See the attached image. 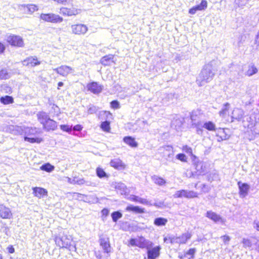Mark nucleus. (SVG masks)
Returning a JSON list of instances; mask_svg holds the SVG:
<instances>
[{
  "label": "nucleus",
  "mask_w": 259,
  "mask_h": 259,
  "mask_svg": "<svg viewBox=\"0 0 259 259\" xmlns=\"http://www.w3.org/2000/svg\"><path fill=\"white\" fill-rule=\"evenodd\" d=\"M217 69L214 61L205 65L196 79L199 87H202L212 80Z\"/></svg>",
  "instance_id": "f257e3e1"
},
{
  "label": "nucleus",
  "mask_w": 259,
  "mask_h": 259,
  "mask_svg": "<svg viewBox=\"0 0 259 259\" xmlns=\"http://www.w3.org/2000/svg\"><path fill=\"white\" fill-rule=\"evenodd\" d=\"M38 10V6L32 4L18 5V11L24 14L32 15Z\"/></svg>",
  "instance_id": "f03ea898"
},
{
  "label": "nucleus",
  "mask_w": 259,
  "mask_h": 259,
  "mask_svg": "<svg viewBox=\"0 0 259 259\" xmlns=\"http://www.w3.org/2000/svg\"><path fill=\"white\" fill-rule=\"evenodd\" d=\"M40 18L46 22L53 23H61L63 20L62 17L53 13L41 14Z\"/></svg>",
  "instance_id": "7ed1b4c3"
},
{
  "label": "nucleus",
  "mask_w": 259,
  "mask_h": 259,
  "mask_svg": "<svg viewBox=\"0 0 259 259\" xmlns=\"http://www.w3.org/2000/svg\"><path fill=\"white\" fill-rule=\"evenodd\" d=\"M55 242L59 246L71 250V240L67 235L61 236L59 234L58 236L55 238Z\"/></svg>",
  "instance_id": "20e7f679"
},
{
  "label": "nucleus",
  "mask_w": 259,
  "mask_h": 259,
  "mask_svg": "<svg viewBox=\"0 0 259 259\" xmlns=\"http://www.w3.org/2000/svg\"><path fill=\"white\" fill-rule=\"evenodd\" d=\"M6 40L7 42L12 46L17 47H22L24 46L23 39L20 36L10 35L7 36Z\"/></svg>",
  "instance_id": "39448f33"
},
{
  "label": "nucleus",
  "mask_w": 259,
  "mask_h": 259,
  "mask_svg": "<svg viewBox=\"0 0 259 259\" xmlns=\"http://www.w3.org/2000/svg\"><path fill=\"white\" fill-rule=\"evenodd\" d=\"M99 242L104 252L109 253L111 252L112 248L108 237H105L103 235L100 236Z\"/></svg>",
  "instance_id": "423d86ee"
},
{
  "label": "nucleus",
  "mask_w": 259,
  "mask_h": 259,
  "mask_svg": "<svg viewBox=\"0 0 259 259\" xmlns=\"http://www.w3.org/2000/svg\"><path fill=\"white\" fill-rule=\"evenodd\" d=\"M71 28L72 33L76 35H84L88 30L87 26L83 24H73Z\"/></svg>",
  "instance_id": "0eeeda50"
},
{
  "label": "nucleus",
  "mask_w": 259,
  "mask_h": 259,
  "mask_svg": "<svg viewBox=\"0 0 259 259\" xmlns=\"http://www.w3.org/2000/svg\"><path fill=\"white\" fill-rule=\"evenodd\" d=\"M244 115V111L239 108H234L232 110L231 117L232 118L231 122H234L235 120L240 121L243 119Z\"/></svg>",
  "instance_id": "6e6552de"
},
{
  "label": "nucleus",
  "mask_w": 259,
  "mask_h": 259,
  "mask_svg": "<svg viewBox=\"0 0 259 259\" xmlns=\"http://www.w3.org/2000/svg\"><path fill=\"white\" fill-rule=\"evenodd\" d=\"M191 234L187 232L183 234L182 235L178 237H172L170 239L171 243H177L179 244H185L188 240L190 239L191 237Z\"/></svg>",
  "instance_id": "1a4fd4ad"
},
{
  "label": "nucleus",
  "mask_w": 259,
  "mask_h": 259,
  "mask_svg": "<svg viewBox=\"0 0 259 259\" xmlns=\"http://www.w3.org/2000/svg\"><path fill=\"white\" fill-rule=\"evenodd\" d=\"M205 216L215 223H221L222 224H224L225 222V220L224 219L215 212L211 210L207 211L206 213Z\"/></svg>",
  "instance_id": "9d476101"
},
{
  "label": "nucleus",
  "mask_w": 259,
  "mask_h": 259,
  "mask_svg": "<svg viewBox=\"0 0 259 259\" xmlns=\"http://www.w3.org/2000/svg\"><path fill=\"white\" fill-rule=\"evenodd\" d=\"M54 70L56 71L58 74L63 76H66L74 71L73 68L67 65H62Z\"/></svg>",
  "instance_id": "9b49d317"
},
{
  "label": "nucleus",
  "mask_w": 259,
  "mask_h": 259,
  "mask_svg": "<svg viewBox=\"0 0 259 259\" xmlns=\"http://www.w3.org/2000/svg\"><path fill=\"white\" fill-rule=\"evenodd\" d=\"M13 214L10 209L3 204H0V217L4 219L12 218Z\"/></svg>",
  "instance_id": "f8f14e48"
},
{
  "label": "nucleus",
  "mask_w": 259,
  "mask_h": 259,
  "mask_svg": "<svg viewBox=\"0 0 259 259\" xmlns=\"http://www.w3.org/2000/svg\"><path fill=\"white\" fill-rule=\"evenodd\" d=\"M153 243L148 240H146L143 237H139L137 239V246L141 248H146L149 249L152 246Z\"/></svg>",
  "instance_id": "ddd939ff"
},
{
  "label": "nucleus",
  "mask_w": 259,
  "mask_h": 259,
  "mask_svg": "<svg viewBox=\"0 0 259 259\" xmlns=\"http://www.w3.org/2000/svg\"><path fill=\"white\" fill-rule=\"evenodd\" d=\"M89 91L94 94H98L101 93L103 89V87L96 82H93L87 85Z\"/></svg>",
  "instance_id": "4468645a"
},
{
  "label": "nucleus",
  "mask_w": 259,
  "mask_h": 259,
  "mask_svg": "<svg viewBox=\"0 0 259 259\" xmlns=\"http://www.w3.org/2000/svg\"><path fill=\"white\" fill-rule=\"evenodd\" d=\"M238 186L239 189V195L242 198L246 197L248 195V192L250 187L246 183H242L241 182H238Z\"/></svg>",
  "instance_id": "2eb2a0df"
},
{
  "label": "nucleus",
  "mask_w": 259,
  "mask_h": 259,
  "mask_svg": "<svg viewBox=\"0 0 259 259\" xmlns=\"http://www.w3.org/2000/svg\"><path fill=\"white\" fill-rule=\"evenodd\" d=\"M161 247L159 246H157L152 249L149 248L148 250V259H155L160 254V250Z\"/></svg>",
  "instance_id": "dca6fc26"
},
{
  "label": "nucleus",
  "mask_w": 259,
  "mask_h": 259,
  "mask_svg": "<svg viewBox=\"0 0 259 259\" xmlns=\"http://www.w3.org/2000/svg\"><path fill=\"white\" fill-rule=\"evenodd\" d=\"M207 7V2L206 0H202L201 3L195 7H193L189 10V13L195 14L197 11H202L205 10Z\"/></svg>",
  "instance_id": "f3484780"
},
{
  "label": "nucleus",
  "mask_w": 259,
  "mask_h": 259,
  "mask_svg": "<svg viewBox=\"0 0 259 259\" xmlns=\"http://www.w3.org/2000/svg\"><path fill=\"white\" fill-rule=\"evenodd\" d=\"M33 194L34 196L41 198L48 195V191L46 189L41 187H33L32 188Z\"/></svg>",
  "instance_id": "a211bd4d"
},
{
  "label": "nucleus",
  "mask_w": 259,
  "mask_h": 259,
  "mask_svg": "<svg viewBox=\"0 0 259 259\" xmlns=\"http://www.w3.org/2000/svg\"><path fill=\"white\" fill-rule=\"evenodd\" d=\"M110 164L111 166L117 169H124L125 168V164L119 158L111 160Z\"/></svg>",
  "instance_id": "6ab92c4d"
},
{
  "label": "nucleus",
  "mask_w": 259,
  "mask_h": 259,
  "mask_svg": "<svg viewBox=\"0 0 259 259\" xmlns=\"http://www.w3.org/2000/svg\"><path fill=\"white\" fill-rule=\"evenodd\" d=\"M42 126L43 128L47 131H54L57 127V124L55 121L50 118Z\"/></svg>",
  "instance_id": "aec40b11"
},
{
  "label": "nucleus",
  "mask_w": 259,
  "mask_h": 259,
  "mask_svg": "<svg viewBox=\"0 0 259 259\" xmlns=\"http://www.w3.org/2000/svg\"><path fill=\"white\" fill-rule=\"evenodd\" d=\"M40 62L37 60L36 57H29L23 61L24 65L29 67H34L40 64Z\"/></svg>",
  "instance_id": "412c9836"
},
{
  "label": "nucleus",
  "mask_w": 259,
  "mask_h": 259,
  "mask_svg": "<svg viewBox=\"0 0 259 259\" xmlns=\"http://www.w3.org/2000/svg\"><path fill=\"white\" fill-rule=\"evenodd\" d=\"M37 119L42 124H44L50 118L49 115L45 112H39L37 114Z\"/></svg>",
  "instance_id": "4be33fe9"
},
{
  "label": "nucleus",
  "mask_w": 259,
  "mask_h": 259,
  "mask_svg": "<svg viewBox=\"0 0 259 259\" xmlns=\"http://www.w3.org/2000/svg\"><path fill=\"white\" fill-rule=\"evenodd\" d=\"M123 141L125 142L127 145L130 146V147L132 148H136L138 147V143L135 141V138L130 137H125L123 138Z\"/></svg>",
  "instance_id": "5701e85b"
},
{
  "label": "nucleus",
  "mask_w": 259,
  "mask_h": 259,
  "mask_svg": "<svg viewBox=\"0 0 259 259\" xmlns=\"http://www.w3.org/2000/svg\"><path fill=\"white\" fill-rule=\"evenodd\" d=\"M217 136L219 138L218 141L227 140L229 138V136L226 133L225 129L220 128L217 134Z\"/></svg>",
  "instance_id": "b1692460"
},
{
  "label": "nucleus",
  "mask_w": 259,
  "mask_h": 259,
  "mask_svg": "<svg viewBox=\"0 0 259 259\" xmlns=\"http://www.w3.org/2000/svg\"><path fill=\"white\" fill-rule=\"evenodd\" d=\"M183 197L193 198L198 197V193L193 191L182 190Z\"/></svg>",
  "instance_id": "393cba45"
},
{
  "label": "nucleus",
  "mask_w": 259,
  "mask_h": 259,
  "mask_svg": "<svg viewBox=\"0 0 259 259\" xmlns=\"http://www.w3.org/2000/svg\"><path fill=\"white\" fill-rule=\"evenodd\" d=\"M75 184H78L79 185L85 184L87 186H94V187L96 186V184L95 183H92L89 181H86L83 178H78L75 177Z\"/></svg>",
  "instance_id": "a878e982"
},
{
  "label": "nucleus",
  "mask_w": 259,
  "mask_h": 259,
  "mask_svg": "<svg viewBox=\"0 0 259 259\" xmlns=\"http://www.w3.org/2000/svg\"><path fill=\"white\" fill-rule=\"evenodd\" d=\"M130 200L133 201L138 202L145 205H149L150 202L146 199L142 198L135 195H132L130 198Z\"/></svg>",
  "instance_id": "bb28decb"
},
{
  "label": "nucleus",
  "mask_w": 259,
  "mask_h": 259,
  "mask_svg": "<svg viewBox=\"0 0 259 259\" xmlns=\"http://www.w3.org/2000/svg\"><path fill=\"white\" fill-rule=\"evenodd\" d=\"M125 210L127 211H133L138 213H141L144 212V209L141 208L139 206H134L132 205L127 206Z\"/></svg>",
  "instance_id": "cd10ccee"
},
{
  "label": "nucleus",
  "mask_w": 259,
  "mask_h": 259,
  "mask_svg": "<svg viewBox=\"0 0 259 259\" xmlns=\"http://www.w3.org/2000/svg\"><path fill=\"white\" fill-rule=\"evenodd\" d=\"M257 71V69L254 65H251L248 66V69L245 73V75L247 76H251L256 74Z\"/></svg>",
  "instance_id": "c85d7f7f"
},
{
  "label": "nucleus",
  "mask_w": 259,
  "mask_h": 259,
  "mask_svg": "<svg viewBox=\"0 0 259 259\" xmlns=\"http://www.w3.org/2000/svg\"><path fill=\"white\" fill-rule=\"evenodd\" d=\"M203 127L209 131H215L216 130L215 124L210 121L205 122L203 125Z\"/></svg>",
  "instance_id": "c756f323"
},
{
  "label": "nucleus",
  "mask_w": 259,
  "mask_h": 259,
  "mask_svg": "<svg viewBox=\"0 0 259 259\" xmlns=\"http://www.w3.org/2000/svg\"><path fill=\"white\" fill-rule=\"evenodd\" d=\"M230 107V104L226 103L224 104L221 110L219 112V115L221 117L225 118L227 115Z\"/></svg>",
  "instance_id": "7c9ffc66"
},
{
  "label": "nucleus",
  "mask_w": 259,
  "mask_h": 259,
  "mask_svg": "<svg viewBox=\"0 0 259 259\" xmlns=\"http://www.w3.org/2000/svg\"><path fill=\"white\" fill-rule=\"evenodd\" d=\"M152 180L155 184L159 186L164 185L166 183L165 181L163 178L157 176H152Z\"/></svg>",
  "instance_id": "2f4dec72"
},
{
  "label": "nucleus",
  "mask_w": 259,
  "mask_h": 259,
  "mask_svg": "<svg viewBox=\"0 0 259 259\" xmlns=\"http://www.w3.org/2000/svg\"><path fill=\"white\" fill-rule=\"evenodd\" d=\"M167 220L163 218H157L155 219L154 224L157 226H165L167 223Z\"/></svg>",
  "instance_id": "473e14b6"
},
{
  "label": "nucleus",
  "mask_w": 259,
  "mask_h": 259,
  "mask_svg": "<svg viewBox=\"0 0 259 259\" xmlns=\"http://www.w3.org/2000/svg\"><path fill=\"white\" fill-rule=\"evenodd\" d=\"M195 168L199 174L203 173L205 171V167L201 161H198L195 163Z\"/></svg>",
  "instance_id": "72a5a7b5"
},
{
  "label": "nucleus",
  "mask_w": 259,
  "mask_h": 259,
  "mask_svg": "<svg viewBox=\"0 0 259 259\" xmlns=\"http://www.w3.org/2000/svg\"><path fill=\"white\" fill-rule=\"evenodd\" d=\"M1 102L5 105L12 104L14 102L13 98L11 96H6L0 98Z\"/></svg>",
  "instance_id": "f704fd0d"
},
{
  "label": "nucleus",
  "mask_w": 259,
  "mask_h": 259,
  "mask_svg": "<svg viewBox=\"0 0 259 259\" xmlns=\"http://www.w3.org/2000/svg\"><path fill=\"white\" fill-rule=\"evenodd\" d=\"M55 167L50 163H47L40 167V169L47 172H51L54 170Z\"/></svg>",
  "instance_id": "c9c22d12"
},
{
  "label": "nucleus",
  "mask_w": 259,
  "mask_h": 259,
  "mask_svg": "<svg viewBox=\"0 0 259 259\" xmlns=\"http://www.w3.org/2000/svg\"><path fill=\"white\" fill-rule=\"evenodd\" d=\"M96 174L97 176L100 178H108L107 174L105 172L103 169L100 167H97L96 168Z\"/></svg>",
  "instance_id": "e433bc0d"
},
{
  "label": "nucleus",
  "mask_w": 259,
  "mask_h": 259,
  "mask_svg": "<svg viewBox=\"0 0 259 259\" xmlns=\"http://www.w3.org/2000/svg\"><path fill=\"white\" fill-rule=\"evenodd\" d=\"M10 74L7 69H3L0 71V79H6L10 77Z\"/></svg>",
  "instance_id": "4c0bfd02"
},
{
  "label": "nucleus",
  "mask_w": 259,
  "mask_h": 259,
  "mask_svg": "<svg viewBox=\"0 0 259 259\" xmlns=\"http://www.w3.org/2000/svg\"><path fill=\"white\" fill-rule=\"evenodd\" d=\"M194 126V127L196 129V133L198 135H202L203 133V130L202 129L201 127H203V125L202 126L201 123L200 122H193V124Z\"/></svg>",
  "instance_id": "58836bf2"
},
{
  "label": "nucleus",
  "mask_w": 259,
  "mask_h": 259,
  "mask_svg": "<svg viewBox=\"0 0 259 259\" xmlns=\"http://www.w3.org/2000/svg\"><path fill=\"white\" fill-rule=\"evenodd\" d=\"M60 13L64 16H71L70 8L62 7L60 9Z\"/></svg>",
  "instance_id": "ea45409f"
},
{
  "label": "nucleus",
  "mask_w": 259,
  "mask_h": 259,
  "mask_svg": "<svg viewBox=\"0 0 259 259\" xmlns=\"http://www.w3.org/2000/svg\"><path fill=\"white\" fill-rule=\"evenodd\" d=\"M122 217V214L119 211H114L111 213V217L114 222H116L117 220Z\"/></svg>",
  "instance_id": "a19ab883"
},
{
  "label": "nucleus",
  "mask_w": 259,
  "mask_h": 259,
  "mask_svg": "<svg viewBox=\"0 0 259 259\" xmlns=\"http://www.w3.org/2000/svg\"><path fill=\"white\" fill-rule=\"evenodd\" d=\"M0 91L2 93L6 94H10L12 92V90L10 87H8L6 84H3L0 86Z\"/></svg>",
  "instance_id": "79ce46f5"
},
{
  "label": "nucleus",
  "mask_w": 259,
  "mask_h": 259,
  "mask_svg": "<svg viewBox=\"0 0 259 259\" xmlns=\"http://www.w3.org/2000/svg\"><path fill=\"white\" fill-rule=\"evenodd\" d=\"M101 128L105 132H109L110 130V122L107 121L103 122L101 124Z\"/></svg>",
  "instance_id": "37998d69"
},
{
  "label": "nucleus",
  "mask_w": 259,
  "mask_h": 259,
  "mask_svg": "<svg viewBox=\"0 0 259 259\" xmlns=\"http://www.w3.org/2000/svg\"><path fill=\"white\" fill-rule=\"evenodd\" d=\"M113 59V56L112 55H108L103 57L102 58L101 60V62L102 64L104 65H108V61Z\"/></svg>",
  "instance_id": "c03bdc74"
},
{
  "label": "nucleus",
  "mask_w": 259,
  "mask_h": 259,
  "mask_svg": "<svg viewBox=\"0 0 259 259\" xmlns=\"http://www.w3.org/2000/svg\"><path fill=\"white\" fill-rule=\"evenodd\" d=\"M24 140L25 141H27V142H29L31 143H39L42 141V139L41 138H29L27 137H25L24 138Z\"/></svg>",
  "instance_id": "a18cd8bd"
},
{
  "label": "nucleus",
  "mask_w": 259,
  "mask_h": 259,
  "mask_svg": "<svg viewBox=\"0 0 259 259\" xmlns=\"http://www.w3.org/2000/svg\"><path fill=\"white\" fill-rule=\"evenodd\" d=\"M249 0H235V5L239 7H242L245 6Z\"/></svg>",
  "instance_id": "49530a36"
},
{
  "label": "nucleus",
  "mask_w": 259,
  "mask_h": 259,
  "mask_svg": "<svg viewBox=\"0 0 259 259\" xmlns=\"http://www.w3.org/2000/svg\"><path fill=\"white\" fill-rule=\"evenodd\" d=\"M183 151L189 154L191 156L193 155L192 149L190 147H189L187 145H185L183 146L182 148Z\"/></svg>",
  "instance_id": "de8ad7c7"
},
{
  "label": "nucleus",
  "mask_w": 259,
  "mask_h": 259,
  "mask_svg": "<svg viewBox=\"0 0 259 259\" xmlns=\"http://www.w3.org/2000/svg\"><path fill=\"white\" fill-rule=\"evenodd\" d=\"M71 16H75L81 13V9H77L75 7H72L70 8Z\"/></svg>",
  "instance_id": "09e8293b"
},
{
  "label": "nucleus",
  "mask_w": 259,
  "mask_h": 259,
  "mask_svg": "<svg viewBox=\"0 0 259 259\" xmlns=\"http://www.w3.org/2000/svg\"><path fill=\"white\" fill-rule=\"evenodd\" d=\"M176 157L178 159L180 160L181 161L183 162H186L187 161V157L186 155L182 153H180L177 155Z\"/></svg>",
  "instance_id": "8fccbe9b"
},
{
  "label": "nucleus",
  "mask_w": 259,
  "mask_h": 259,
  "mask_svg": "<svg viewBox=\"0 0 259 259\" xmlns=\"http://www.w3.org/2000/svg\"><path fill=\"white\" fill-rule=\"evenodd\" d=\"M242 243L243 244V246L245 247H249L251 246V242L250 240L248 239L244 238L242 240Z\"/></svg>",
  "instance_id": "3c124183"
},
{
  "label": "nucleus",
  "mask_w": 259,
  "mask_h": 259,
  "mask_svg": "<svg viewBox=\"0 0 259 259\" xmlns=\"http://www.w3.org/2000/svg\"><path fill=\"white\" fill-rule=\"evenodd\" d=\"M72 126H69L68 125H61L60 128L65 132H70L71 131Z\"/></svg>",
  "instance_id": "603ef678"
},
{
  "label": "nucleus",
  "mask_w": 259,
  "mask_h": 259,
  "mask_svg": "<svg viewBox=\"0 0 259 259\" xmlns=\"http://www.w3.org/2000/svg\"><path fill=\"white\" fill-rule=\"evenodd\" d=\"M110 104H111V107L114 109H119L120 107L119 103L117 101H116V100L112 101L111 102Z\"/></svg>",
  "instance_id": "864d4df0"
},
{
  "label": "nucleus",
  "mask_w": 259,
  "mask_h": 259,
  "mask_svg": "<svg viewBox=\"0 0 259 259\" xmlns=\"http://www.w3.org/2000/svg\"><path fill=\"white\" fill-rule=\"evenodd\" d=\"M98 110V108L95 106H91L88 109V113L93 114L96 113Z\"/></svg>",
  "instance_id": "5fc2aeb1"
},
{
  "label": "nucleus",
  "mask_w": 259,
  "mask_h": 259,
  "mask_svg": "<svg viewBox=\"0 0 259 259\" xmlns=\"http://www.w3.org/2000/svg\"><path fill=\"white\" fill-rule=\"evenodd\" d=\"M221 238L225 244H228L231 239L230 237L228 235H224L221 237Z\"/></svg>",
  "instance_id": "6e6d98bb"
},
{
  "label": "nucleus",
  "mask_w": 259,
  "mask_h": 259,
  "mask_svg": "<svg viewBox=\"0 0 259 259\" xmlns=\"http://www.w3.org/2000/svg\"><path fill=\"white\" fill-rule=\"evenodd\" d=\"M182 190L180 191H177L175 194L174 195V197L175 198H182L183 197L182 195Z\"/></svg>",
  "instance_id": "4d7b16f0"
},
{
  "label": "nucleus",
  "mask_w": 259,
  "mask_h": 259,
  "mask_svg": "<svg viewBox=\"0 0 259 259\" xmlns=\"http://www.w3.org/2000/svg\"><path fill=\"white\" fill-rule=\"evenodd\" d=\"M196 249L195 248H191L187 252L186 254L192 255V257L193 258Z\"/></svg>",
  "instance_id": "13d9d810"
},
{
  "label": "nucleus",
  "mask_w": 259,
  "mask_h": 259,
  "mask_svg": "<svg viewBox=\"0 0 259 259\" xmlns=\"http://www.w3.org/2000/svg\"><path fill=\"white\" fill-rule=\"evenodd\" d=\"M102 216L107 217L109 213V211L108 209L104 208L101 211Z\"/></svg>",
  "instance_id": "bf43d9fd"
},
{
  "label": "nucleus",
  "mask_w": 259,
  "mask_h": 259,
  "mask_svg": "<svg viewBox=\"0 0 259 259\" xmlns=\"http://www.w3.org/2000/svg\"><path fill=\"white\" fill-rule=\"evenodd\" d=\"M130 243L132 246H136L137 244V239H131Z\"/></svg>",
  "instance_id": "052dcab7"
},
{
  "label": "nucleus",
  "mask_w": 259,
  "mask_h": 259,
  "mask_svg": "<svg viewBox=\"0 0 259 259\" xmlns=\"http://www.w3.org/2000/svg\"><path fill=\"white\" fill-rule=\"evenodd\" d=\"M57 3L62 4V5H66L68 3V0H54Z\"/></svg>",
  "instance_id": "680f3d73"
},
{
  "label": "nucleus",
  "mask_w": 259,
  "mask_h": 259,
  "mask_svg": "<svg viewBox=\"0 0 259 259\" xmlns=\"http://www.w3.org/2000/svg\"><path fill=\"white\" fill-rule=\"evenodd\" d=\"M83 195L80 193H74L73 197L76 198L78 199H81Z\"/></svg>",
  "instance_id": "e2e57ef3"
},
{
  "label": "nucleus",
  "mask_w": 259,
  "mask_h": 259,
  "mask_svg": "<svg viewBox=\"0 0 259 259\" xmlns=\"http://www.w3.org/2000/svg\"><path fill=\"white\" fill-rule=\"evenodd\" d=\"M82 128V127L79 124L76 125L73 127V130L75 131H80Z\"/></svg>",
  "instance_id": "0e129e2a"
},
{
  "label": "nucleus",
  "mask_w": 259,
  "mask_h": 259,
  "mask_svg": "<svg viewBox=\"0 0 259 259\" xmlns=\"http://www.w3.org/2000/svg\"><path fill=\"white\" fill-rule=\"evenodd\" d=\"M66 178L67 179L68 183L71 184H75V177L73 179L69 177H67Z\"/></svg>",
  "instance_id": "69168bd1"
},
{
  "label": "nucleus",
  "mask_w": 259,
  "mask_h": 259,
  "mask_svg": "<svg viewBox=\"0 0 259 259\" xmlns=\"http://www.w3.org/2000/svg\"><path fill=\"white\" fill-rule=\"evenodd\" d=\"M7 249L9 251V252L11 253H13L15 251V249L12 246H9L8 247Z\"/></svg>",
  "instance_id": "338daca9"
},
{
  "label": "nucleus",
  "mask_w": 259,
  "mask_h": 259,
  "mask_svg": "<svg viewBox=\"0 0 259 259\" xmlns=\"http://www.w3.org/2000/svg\"><path fill=\"white\" fill-rule=\"evenodd\" d=\"M254 228L258 231H259V222H254Z\"/></svg>",
  "instance_id": "774afa93"
}]
</instances>
